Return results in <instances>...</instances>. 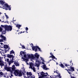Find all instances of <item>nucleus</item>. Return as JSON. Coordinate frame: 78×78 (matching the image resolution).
Wrapping results in <instances>:
<instances>
[{
  "label": "nucleus",
  "mask_w": 78,
  "mask_h": 78,
  "mask_svg": "<svg viewBox=\"0 0 78 78\" xmlns=\"http://www.w3.org/2000/svg\"><path fill=\"white\" fill-rule=\"evenodd\" d=\"M34 56V58H37L36 59V62L37 63H35L36 65H35V66L36 67L37 66V67H39L40 64H41V62L39 61V55H38L37 53H36Z\"/></svg>",
  "instance_id": "f257e3e1"
},
{
  "label": "nucleus",
  "mask_w": 78,
  "mask_h": 78,
  "mask_svg": "<svg viewBox=\"0 0 78 78\" xmlns=\"http://www.w3.org/2000/svg\"><path fill=\"white\" fill-rule=\"evenodd\" d=\"M0 8L5 9V10H9V11L11 10V7L7 4H5L2 7L0 6Z\"/></svg>",
  "instance_id": "f03ea898"
},
{
  "label": "nucleus",
  "mask_w": 78,
  "mask_h": 78,
  "mask_svg": "<svg viewBox=\"0 0 78 78\" xmlns=\"http://www.w3.org/2000/svg\"><path fill=\"white\" fill-rule=\"evenodd\" d=\"M4 69L6 70H7V71H8V72H10V73H13V71H12V70H11V67H8V66L5 65V66Z\"/></svg>",
  "instance_id": "7ed1b4c3"
},
{
  "label": "nucleus",
  "mask_w": 78,
  "mask_h": 78,
  "mask_svg": "<svg viewBox=\"0 0 78 78\" xmlns=\"http://www.w3.org/2000/svg\"><path fill=\"white\" fill-rule=\"evenodd\" d=\"M4 28L8 31H11L12 30L11 26H5Z\"/></svg>",
  "instance_id": "20e7f679"
},
{
  "label": "nucleus",
  "mask_w": 78,
  "mask_h": 78,
  "mask_svg": "<svg viewBox=\"0 0 78 78\" xmlns=\"http://www.w3.org/2000/svg\"><path fill=\"white\" fill-rule=\"evenodd\" d=\"M27 56L28 59H29V58H31V59H33L34 58V55L33 54H31V55H27Z\"/></svg>",
  "instance_id": "39448f33"
},
{
  "label": "nucleus",
  "mask_w": 78,
  "mask_h": 78,
  "mask_svg": "<svg viewBox=\"0 0 78 78\" xmlns=\"http://www.w3.org/2000/svg\"><path fill=\"white\" fill-rule=\"evenodd\" d=\"M14 71V74H15L16 76H17V75H18V74H19V71L16 69H15V70Z\"/></svg>",
  "instance_id": "423d86ee"
},
{
  "label": "nucleus",
  "mask_w": 78,
  "mask_h": 78,
  "mask_svg": "<svg viewBox=\"0 0 78 78\" xmlns=\"http://www.w3.org/2000/svg\"><path fill=\"white\" fill-rule=\"evenodd\" d=\"M32 49L33 51H35V52L37 51V46H32Z\"/></svg>",
  "instance_id": "0eeeda50"
},
{
  "label": "nucleus",
  "mask_w": 78,
  "mask_h": 78,
  "mask_svg": "<svg viewBox=\"0 0 78 78\" xmlns=\"http://www.w3.org/2000/svg\"><path fill=\"white\" fill-rule=\"evenodd\" d=\"M2 39L4 40V41H6V37L4 36L3 35H1V37Z\"/></svg>",
  "instance_id": "6e6552de"
},
{
  "label": "nucleus",
  "mask_w": 78,
  "mask_h": 78,
  "mask_svg": "<svg viewBox=\"0 0 78 78\" xmlns=\"http://www.w3.org/2000/svg\"><path fill=\"white\" fill-rule=\"evenodd\" d=\"M42 77H45V76H47V75H45L44 74V72L42 71L40 73Z\"/></svg>",
  "instance_id": "1a4fd4ad"
},
{
  "label": "nucleus",
  "mask_w": 78,
  "mask_h": 78,
  "mask_svg": "<svg viewBox=\"0 0 78 78\" xmlns=\"http://www.w3.org/2000/svg\"><path fill=\"white\" fill-rule=\"evenodd\" d=\"M11 69L12 70L13 72H14L15 70H16V67H15V65H13V66H12V67H11Z\"/></svg>",
  "instance_id": "9d476101"
},
{
  "label": "nucleus",
  "mask_w": 78,
  "mask_h": 78,
  "mask_svg": "<svg viewBox=\"0 0 78 78\" xmlns=\"http://www.w3.org/2000/svg\"><path fill=\"white\" fill-rule=\"evenodd\" d=\"M6 30L5 29V30H3L2 31V35H3V34H5L6 33Z\"/></svg>",
  "instance_id": "9b49d317"
},
{
  "label": "nucleus",
  "mask_w": 78,
  "mask_h": 78,
  "mask_svg": "<svg viewBox=\"0 0 78 78\" xmlns=\"http://www.w3.org/2000/svg\"><path fill=\"white\" fill-rule=\"evenodd\" d=\"M59 66H60L62 68H63V69L66 68V66H64L62 63H61L60 65L59 64Z\"/></svg>",
  "instance_id": "f8f14e48"
},
{
  "label": "nucleus",
  "mask_w": 78,
  "mask_h": 78,
  "mask_svg": "<svg viewBox=\"0 0 78 78\" xmlns=\"http://www.w3.org/2000/svg\"><path fill=\"white\" fill-rule=\"evenodd\" d=\"M4 48H5V49H7V48H9V46L6 44L4 45Z\"/></svg>",
  "instance_id": "ddd939ff"
},
{
  "label": "nucleus",
  "mask_w": 78,
  "mask_h": 78,
  "mask_svg": "<svg viewBox=\"0 0 78 78\" xmlns=\"http://www.w3.org/2000/svg\"><path fill=\"white\" fill-rule=\"evenodd\" d=\"M43 69H44V70H47L48 69V68H47L46 67V65H44L43 66Z\"/></svg>",
  "instance_id": "4468645a"
},
{
  "label": "nucleus",
  "mask_w": 78,
  "mask_h": 78,
  "mask_svg": "<svg viewBox=\"0 0 78 78\" xmlns=\"http://www.w3.org/2000/svg\"><path fill=\"white\" fill-rule=\"evenodd\" d=\"M30 69H33V63L32 62H30Z\"/></svg>",
  "instance_id": "2eb2a0df"
},
{
  "label": "nucleus",
  "mask_w": 78,
  "mask_h": 78,
  "mask_svg": "<svg viewBox=\"0 0 78 78\" xmlns=\"http://www.w3.org/2000/svg\"><path fill=\"white\" fill-rule=\"evenodd\" d=\"M7 58H12V56L11 55H9V54H7Z\"/></svg>",
  "instance_id": "dca6fc26"
},
{
  "label": "nucleus",
  "mask_w": 78,
  "mask_h": 78,
  "mask_svg": "<svg viewBox=\"0 0 78 78\" xmlns=\"http://www.w3.org/2000/svg\"><path fill=\"white\" fill-rule=\"evenodd\" d=\"M0 4L2 5V6H3V5H4V4L5 2H4L2 0H0Z\"/></svg>",
  "instance_id": "f3484780"
},
{
  "label": "nucleus",
  "mask_w": 78,
  "mask_h": 78,
  "mask_svg": "<svg viewBox=\"0 0 78 78\" xmlns=\"http://www.w3.org/2000/svg\"><path fill=\"white\" fill-rule=\"evenodd\" d=\"M70 71H75V69H74V68L73 67H72V66H70Z\"/></svg>",
  "instance_id": "a211bd4d"
},
{
  "label": "nucleus",
  "mask_w": 78,
  "mask_h": 78,
  "mask_svg": "<svg viewBox=\"0 0 78 78\" xmlns=\"http://www.w3.org/2000/svg\"><path fill=\"white\" fill-rule=\"evenodd\" d=\"M14 64H15L16 66H19V64L17 63V62H14Z\"/></svg>",
  "instance_id": "6ab92c4d"
},
{
  "label": "nucleus",
  "mask_w": 78,
  "mask_h": 78,
  "mask_svg": "<svg viewBox=\"0 0 78 78\" xmlns=\"http://www.w3.org/2000/svg\"><path fill=\"white\" fill-rule=\"evenodd\" d=\"M9 50H10V48H8V49H5V53H7L8 51H9Z\"/></svg>",
  "instance_id": "aec40b11"
},
{
  "label": "nucleus",
  "mask_w": 78,
  "mask_h": 78,
  "mask_svg": "<svg viewBox=\"0 0 78 78\" xmlns=\"http://www.w3.org/2000/svg\"><path fill=\"white\" fill-rule=\"evenodd\" d=\"M18 75L19 76H22V74L21 71H19Z\"/></svg>",
  "instance_id": "412c9836"
},
{
  "label": "nucleus",
  "mask_w": 78,
  "mask_h": 78,
  "mask_svg": "<svg viewBox=\"0 0 78 78\" xmlns=\"http://www.w3.org/2000/svg\"><path fill=\"white\" fill-rule=\"evenodd\" d=\"M0 66H4V64L2 62L1 60L0 61Z\"/></svg>",
  "instance_id": "4be33fe9"
},
{
  "label": "nucleus",
  "mask_w": 78,
  "mask_h": 78,
  "mask_svg": "<svg viewBox=\"0 0 78 78\" xmlns=\"http://www.w3.org/2000/svg\"><path fill=\"white\" fill-rule=\"evenodd\" d=\"M16 27H17V28H19H19H20V27H22V26L20 25H19V24H17L16 26Z\"/></svg>",
  "instance_id": "5701e85b"
},
{
  "label": "nucleus",
  "mask_w": 78,
  "mask_h": 78,
  "mask_svg": "<svg viewBox=\"0 0 78 78\" xmlns=\"http://www.w3.org/2000/svg\"><path fill=\"white\" fill-rule=\"evenodd\" d=\"M15 52L13 50H12L10 52V54H14Z\"/></svg>",
  "instance_id": "b1692460"
},
{
  "label": "nucleus",
  "mask_w": 78,
  "mask_h": 78,
  "mask_svg": "<svg viewBox=\"0 0 78 78\" xmlns=\"http://www.w3.org/2000/svg\"><path fill=\"white\" fill-rule=\"evenodd\" d=\"M65 70H67V71L69 74H70V73L69 72H70V69H65Z\"/></svg>",
  "instance_id": "393cba45"
},
{
  "label": "nucleus",
  "mask_w": 78,
  "mask_h": 78,
  "mask_svg": "<svg viewBox=\"0 0 78 78\" xmlns=\"http://www.w3.org/2000/svg\"><path fill=\"white\" fill-rule=\"evenodd\" d=\"M34 72H36V69H35V68L34 67H33V68H32V69Z\"/></svg>",
  "instance_id": "a878e982"
},
{
  "label": "nucleus",
  "mask_w": 78,
  "mask_h": 78,
  "mask_svg": "<svg viewBox=\"0 0 78 78\" xmlns=\"http://www.w3.org/2000/svg\"><path fill=\"white\" fill-rule=\"evenodd\" d=\"M58 75H57L58 76L59 78H61V74L59 73L58 74Z\"/></svg>",
  "instance_id": "bb28decb"
},
{
  "label": "nucleus",
  "mask_w": 78,
  "mask_h": 78,
  "mask_svg": "<svg viewBox=\"0 0 78 78\" xmlns=\"http://www.w3.org/2000/svg\"><path fill=\"white\" fill-rule=\"evenodd\" d=\"M9 62V65H11V64L12 63H13V62H12V61H9V62Z\"/></svg>",
  "instance_id": "cd10ccee"
},
{
  "label": "nucleus",
  "mask_w": 78,
  "mask_h": 78,
  "mask_svg": "<svg viewBox=\"0 0 78 78\" xmlns=\"http://www.w3.org/2000/svg\"><path fill=\"white\" fill-rule=\"evenodd\" d=\"M70 66H72L73 65V63H72V60L70 62Z\"/></svg>",
  "instance_id": "c85d7f7f"
},
{
  "label": "nucleus",
  "mask_w": 78,
  "mask_h": 78,
  "mask_svg": "<svg viewBox=\"0 0 78 78\" xmlns=\"http://www.w3.org/2000/svg\"><path fill=\"white\" fill-rule=\"evenodd\" d=\"M3 30V28L0 27V32H2Z\"/></svg>",
  "instance_id": "c756f323"
},
{
  "label": "nucleus",
  "mask_w": 78,
  "mask_h": 78,
  "mask_svg": "<svg viewBox=\"0 0 78 78\" xmlns=\"http://www.w3.org/2000/svg\"><path fill=\"white\" fill-rule=\"evenodd\" d=\"M22 69H23V72L24 73H26V72L25 71V68H23Z\"/></svg>",
  "instance_id": "7c9ffc66"
},
{
  "label": "nucleus",
  "mask_w": 78,
  "mask_h": 78,
  "mask_svg": "<svg viewBox=\"0 0 78 78\" xmlns=\"http://www.w3.org/2000/svg\"><path fill=\"white\" fill-rule=\"evenodd\" d=\"M41 59L42 61L43 62H45V61H44V58H43L41 57Z\"/></svg>",
  "instance_id": "2f4dec72"
},
{
  "label": "nucleus",
  "mask_w": 78,
  "mask_h": 78,
  "mask_svg": "<svg viewBox=\"0 0 78 78\" xmlns=\"http://www.w3.org/2000/svg\"><path fill=\"white\" fill-rule=\"evenodd\" d=\"M10 61H12V62H14V58H12V60H11V58H10Z\"/></svg>",
  "instance_id": "473e14b6"
},
{
  "label": "nucleus",
  "mask_w": 78,
  "mask_h": 78,
  "mask_svg": "<svg viewBox=\"0 0 78 78\" xmlns=\"http://www.w3.org/2000/svg\"><path fill=\"white\" fill-rule=\"evenodd\" d=\"M37 48H38V49L39 50V51H41V48H39L38 46H37Z\"/></svg>",
  "instance_id": "72a5a7b5"
},
{
  "label": "nucleus",
  "mask_w": 78,
  "mask_h": 78,
  "mask_svg": "<svg viewBox=\"0 0 78 78\" xmlns=\"http://www.w3.org/2000/svg\"><path fill=\"white\" fill-rule=\"evenodd\" d=\"M29 59V58H27L26 59V62H28V60Z\"/></svg>",
  "instance_id": "f704fd0d"
},
{
  "label": "nucleus",
  "mask_w": 78,
  "mask_h": 78,
  "mask_svg": "<svg viewBox=\"0 0 78 78\" xmlns=\"http://www.w3.org/2000/svg\"><path fill=\"white\" fill-rule=\"evenodd\" d=\"M29 76H31L32 75V73H31V72H30L29 73Z\"/></svg>",
  "instance_id": "c9c22d12"
},
{
  "label": "nucleus",
  "mask_w": 78,
  "mask_h": 78,
  "mask_svg": "<svg viewBox=\"0 0 78 78\" xmlns=\"http://www.w3.org/2000/svg\"><path fill=\"white\" fill-rule=\"evenodd\" d=\"M0 75H3V73L2 72H0Z\"/></svg>",
  "instance_id": "e433bc0d"
},
{
  "label": "nucleus",
  "mask_w": 78,
  "mask_h": 78,
  "mask_svg": "<svg viewBox=\"0 0 78 78\" xmlns=\"http://www.w3.org/2000/svg\"><path fill=\"white\" fill-rule=\"evenodd\" d=\"M28 78H35V77H33V76H28Z\"/></svg>",
  "instance_id": "4c0bfd02"
},
{
  "label": "nucleus",
  "mask_w": 78,
  "mask_h": 78,
  "mask_svg": "<svg viewBox=\"0 0 78 78\" xmlns=\"http://www.w3.org/2000/svg\"><path fill=\"white\" fill-rule=\"evenodd\" d=\"M25 30H26V32H27V31H28V28L27 27H26V29Z\"/></svg>",
  "instance_id": "58836bf2"
},
{
  "label": "nucleus",
  "mask_w": 78,
  "mask_h": 78,
  "mask_svg": "<svg viewBox=\"0 0 78 78\" xmlns=\"http://www.w3.org/2000/svg\"><path fill=\"white\" fill-rule=\"evenodd\" d=\"M0 42H3V40L2 39H0Z\"/></svg>",
  "instance_id": "ea45409f"
},
{
  "label": "nucleus",
  "mask_w": 78,
  "mask_h": 78,
  "mask_svg": "<svg viewBox=\"0 0 78 78\" xmlns=\"http://www.w3.org/2000/svg\"><path fill=\"white\" fill-rule=\"evenodd\" d=\"M25 47L24 46H22V49H24V48H25Z\"/></svg>",
  "instance_id": "a19ab883"
},
{
  "label": "nucleus",
  "mask_w": 78,
  "mask_h": 78,
  "mask_svg": "<svg viewBox=\"0 0 78 78\" xmlns=\"http://www.w3.org/2000/svg\"><path fill=\"white\" fill-rule=\"evenodd\" d=\"M24 58H26V57H27V55L25 54L24 55Z\"/></svg>",
  "instance_id": "79ce46f5"
},
{
  "label": "nucleus",
  "mask_w": 78,
  "mask_h": 78,
  "mask_svg": "<svg viewBox=\"0 0 78 78\" xmlns=\"http://www.w3.org/2000/svg\"><path fill=\"white\" fill-rule=\"evenodd\" d=\"M27 75L28 77V76L29 75V73L28 72H27Z\"/></svg>",
  "instance_id": "37998d69"
},
{
  "label": "nucleus",
  "mask_w": 78,
  "mask_h": 78,
  "mask_svg": "<svg viewBox=\"0 0 78 78\" xmlns=\"http://www.w3.org/2000/svg\"><path fill=\"white\" fill-rule=\"evenodd\" d=\"M23 53V51H21L20 52V55H22Z\"/></svg>",
  "instance_id": "c03bdc74"
},
{
  "label": "nucleus",
  "mask_w": 78,
  "mask_h": 78,
  "mask_svg": "<svg viewBox=\"0 0 78 78\" xmlns=\"http://www.w3.org/2000/svg\"><path fill=\"white\" fill-rule=\"evenodd\" d=\"M54 73H57V74H59V73L57 71H54Z\"/></svg>",
  "instance_id": "a18cd8bd"
},
{
  "label": "nucleus",
  "mask_w": 78,
  "mask_h": 78,
  "mask_svg": "<svg viewBox=\"0 0 78 78\" xmlns=\"http://www.w3.org/2000/svg\"><path fill=\"white\" fill-rule=\"evenodd\" d=\"M0 44H1V45H2V46H4V44H3V43H1Z\"/></svg>",
  "instance_id": "49530a36"
},
{
  "label": "nucleus",
  "mask_w": 78,
  "mask_h": 78,
  "mask_svg": "<svg viewBox=\"0 0 78 78\" xmlns=\"http://www.w3.org/2000/svg\"><path fill=\"white\" fill-rule=\"evenodd\" d=\"M7 61L8 62H9V59L8 58H7Z\"/></svg>",
  "instance_id": "de8ad7c7"
},
{
  "label": "nucleus",
  "mask_w": 78,
  "mask_h": 78,
  "mask_svg": "<svg viewBox=\"0 0 78 78\" xmlns=\"http://www.w3.org/2000/svg\"><path fill=\"white\" fill-rule=\"evenodd\" d=\"M5 16L6 17V19H8V18H9V17H8V15H5Z\"/></svg>",
  "instance_id": "09e8293b"
},
{
  "label": "nucleus",
  "mask_w": 78,
  "mask_h": 78,
  "mask_svg": "<svg viewBox=\"0 0 78 78\" xmlns=\"http://www.w3.org/2000/svg\"><path fill=\"white\" fill-rule=\"evenodd\" d=\"M52 58L53 59H55V56H52Z\"/></svg>",
  "instance_id": "8fccbe9b"
},
{
  "label": "nucleus",
  "mask_w": 78,
  "mask_h": 78,
  "mask_svg": "<svg viewBox=\"0 0 78 78\" xmlns=\"http://www.w3.org/2000/svg\"><path fill=\"white\" fill-rule=\"evenodd\" d=\"M11 76L10 77H11V76H13V75H12V73H11Z\"/></svg>",
  "instance_id": "3c124183"
},
{
  "label": "nucleus",
  "mask_w": 78,
  "mask_h": 78,
  "mask_svg": "<svg viewBox=\"0 0 78 78\" xmlns=\"http://www.w3.org/2000/svg\"><path fill=\"white\" fill-rule=\"evenodd\" d=\"M22 73H23V75H25V73H24L23 72H22Z\"/></svg>",
  "instance_id": "603ef678"
},
{
  "label": "nucleus",
  "mask_w": 78,
  "mask_h": 78,
  "mask_svg": "<svg viewBox=\"0 0 78 78\" xmlns=\"http://www.w3.org/2000/svg\"><path fill=\"white\" fill-rule=\"evenodd\" d=\"M65 66H66V67H67L68 65L67 64H65Z\"/></svg>",
  "instance_id": "864d4df0"
},
{
  "label": "nucleus",
  "mask_w": 78,
  "mask_h": 78,
  "mask_svg": "<svg viewBox=\"0 0 78 78\" xmlns=\"http://www.w3.org/2000/svg\"><path fill=\"white\" fill-rule=\"evenodd\" d=\"M12 58H14V56H13V55H12Z\"/></svg>",
  "instance_id": "5fc2aeb1"
},
{
  "label": "nucleus",
  "mask_w": 78,
  "mask_h": 78,
  "mask_svg": "<svg viewBox=\"0 0 78 78\" xmlns=\"http://www.w3.org/2000/svg\"><path fill=\"white\" fill-rule=\"evenodd\" d=\"M1 27H5L4 26V25H1Z\"/></svg>",
  "instance_id": "6e6d98bb"
},
{
  "label": "nucleus",
  "mask_w": 78,
  "mask_h": 78,
  "mask_svg": "<svg viewBox=\"0 0 78 78\" xmlns=\"http://www.w3.org/2000/svg\"><path fill=\"white\" fill-rule=\"evenodd\" d=\"M2 51H3L2 52V53H3V54L4 53H4V52H3V51H4V50H2Z\"/></svg>",
  "instance_id": "4d7b16f0"
},
{
  "label": "nucleus",
  "mask_w": 78,
  "mask_h": 78,
  "mask_svg": "<svg viewBox=\"0 0 78 78\" xmlns=\"http://www.w3.org/2000/svg\"><path fill=\"white\" fill-rule=\"evenodd\" d=\"M71 78H75V77H74H74H72V76H71Z\"/></svg>",
  "instance_id": "13d9d810"
},
{
  "label": "nucleus",
  "mask_w": 78,
  "mask_h": 78,
  "mask_svg": "<svg viewBox=\"0 0 78 78\" xmlns=\"http://www.w3.org/2000/svg\"><path fill=\"white\" fill-rule=\"evenodd\" d=\"M30 45H32L31 46H32V47H33V43H31V44H30Z\"/></svg>",
  "instance_id": "bf43d9fd"
},
{
  "label": "nucleus",
  "mask_w": 78,
  "mask_h": 78,
  "mask_svg": "<svg viewBox=\"0 0 78 78\" xmlns=\"http://www.w3.org/2000/svg\"><path fill=\"white\" fill-rule=\"evenodd\" d=\"M25 52H24V51H23V55H25Z\"/></svg>",
  "instance_id": "052dcab7"
},
{
  "label": "nucleus",
  "mask_w": 78,
  "mask_h": 78,
  "mask_svg": "<svg viewBox=\"0 0 78 78\" xmlns=\"http://www.w3.org/2000/svg\"><path fill=\"white\" fill-rule=\"evenodd\" d=\"M23 61H26V58H24L23 59Z\"/></svg>",
  "instance_id": "680f3d73"
},
{
  "label": "nucleus",
  "mask_w": 78,
  "mask_h": 78,
  "mask_svg": "<svg viewBox=\"0 0 78 78\" xmlns=\"http://www.w3.org/2000/svg\"><path fill=\"white\" fill-rule=\"evenodd\" d=\"M51 55V56H53V54H52Z\"/></svg>",
  "instance_id": "e2e57ef3"
},
{
  "label": "nucleus",
  "mask_w": 78,
  "mask_h": 78,
  "mask_svg": "<svg viewBox=\"0 0 78 78\" xmlns=\"http://www.w3.org/2000/svg\"><path fill=\"white\" fill-rule=\"evenodd\" d=\"M42 64H45V63H44V62H42Z\"/></svg>",
  "instance_id": "0e129e2a"
},
{
  "label": "nucleus",
  "mask_w": 78,
  "mask_h": 78,
  "mask_svg": "<svg viewBox=\"0 0 78 78\" xmlns=\"http://www.w3.org/2000/svg\"><path fill=\"white\" fill-rule=\"evenodd\" d=\"M55 60H57V58H56V57H55Z\"/></svg>",
  "instance_id": "69168bd1"
},
{
  "label": "nucleus",
  "mask_w": 78,
  "mask_h": 78,
  "mask_svg": "<svg viewBox=\"0 0 78 78\" xmlns=\"http://www.w3.org/2000/svg\"><path fill=\"white\" fill-rule=\"evenodd\" d=\"M52 60V59H50V60L49 61V62H50V61H51Z\"/></svg>",
  "instance_id": "338daca9"
},
{
  "label": "nucleus",
  "mask_w": 78,
  "mask_h": 78,
  "mask_svg": "<svg viewBox=\"0 0 78 78\" xmlns=\"http://www.w3.org/2000/svg\"><path fill=\"white\" fill-rule=\"evenodd\" d=\"M49 58H52V56H50Z\"/></svg>",
  "instance_id": "774afa93"
}]
</instances>
